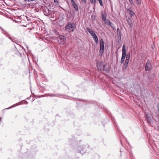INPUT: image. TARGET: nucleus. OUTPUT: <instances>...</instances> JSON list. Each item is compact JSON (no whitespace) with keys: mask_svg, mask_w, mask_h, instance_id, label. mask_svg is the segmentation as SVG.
<instances>
[{"mask_svg":"<svg viewBox=\"0 0 159 159\" xmlns=\"http://www.w3.org/2000/svg\"><path fill=\"white\" fill-rule=\"evenodd\" d=\"M145 117V120L147 121V123L150 124V126H153L152 125L155 122V120L148 114H146Z\"/></svg>","mask_w":159,"mask_h":159,"instance_id":"nucleus-3","label":"nucleus"},{"mask_svg":"<svg viewBox=\"0 0 159 159\" xmlns=\"http://www.w3.org/2000/svg\"><path fill=\"white\" fill-rule=\"evenodd\" d=\"M87 30L91 34V35L93 37L96 34L94 32V31L90 29L89 28L87 27L86 28Z\"/></svg>","mask_w":159,"mask_h":159,"instance_id":"nucleus-10","label":"nucleus"},{"mask_svg":"<svg viewBox=\"0 0 159 159\" xmlns=\"http://www.w3.org/2000/svg\"><path fill=\"white\" fill-rule=\"evenodd\" d=\"M6 36L8 38H9V36L8 35H7V32H6Z\"/></svg>","mask_w":159,"mask_h":159,"instance_id":"nucleus-44","label":"nucleus"},{"mask_svg":"<svg viewBox=\"0 0 159 159\" xmlns=\"http://www.w3.org/2000/svg\"><path fill=\"white\" fill-rule=\"evenodd\" d=\"M90 1L92 3H96V0H91Z\"/></svg>","mask_w":159,"mask_h":159,"instance_id":"nucleus-33","label":"nucleus"},{"mask_svg":"<svg viewBox=\"0 0 159 159\" xmlns=\"http://www.w3.org/2000/svg\"><path fill=\"white\" fill-rule=\"evenodd\" d=\"M129 13L131 16H134L135 15L134 12L132 10H131L128 12Z\"/></svg>","mask_w":159,"mask_h":159,"instance_id":"nucleus-22","label":"nucleus"},{"mask_svg":"<svg viewBox=\"0 0 159 159\" xmlns=\"http://www.w3.org/2000/svg\"><path fill=\"white\" fill-rule=\"evenodd\" d=\"M61 7V9H63L62 7Z\"/></svg>","mask_w":159,"mask_h":159,"instance_id":"nucleus-50","label":"nucleus"},{"mask_svg":"<svg viewBox=\"0 0 159 159\" xmlns=\"http://www.w3.org/2000/svg\"><path fill=\"white\" fill-rule=\"evenodd\" d=\"M122 55L126 56V51L125 49H122Z\"/></svg>","mask_w":159,"mask_h":159,"instance_id":"nucleus-20","label":"nucleus"},{"mask_svg":"<svg viewBox=\"0 0 159 159\" xmlns=\"http://www.w3.org/2000/svg\"><path fill=\"white\" fill-rule=\"evenodd\" d=\"M54 2L56 5H57L58 4L59 2L57 0H54Z\"/></svg>","mask_w":159,"mask_h":159,"instance_id":"nucleus-30","label":"nucleus"},{"mask_svg":"<svg viewBox=\"0 0 159 159\" xmlns=\"http://www.w3.org/2000/svg\"><path fill=\"white\" fill-rule=\"evenodd\" d=\"M79 152L80 153L83 154V153H85V149L84 148V146L83 145L79 147V148L78 149V152Z\"/></svg>","mask_w":159,"mask_h":159,"instance_id":"nucleus-9","label":"nucleus"},{"mask_svg":"<svg viewBox=\"0 0 159 159\" xmlns=\"http://www.w3.org/2000/svg\"><path fill=\"white\" fill-rule=\"evenodd\" d=\"M7 35H8L9 36V39H11L12 42H13L12 39L11 37L8 34H7Z\"/></svg>","mask_w":159,"mask_h":159,"instance_id":"nucleus-39","label":"nucleus"},{"mask_svg":"<svg viewBox=\"0 0 159 159\" xmlns=\"http://www.w3.org/2000/svg\"><path fill=\"white\" fill-rule=\"evenodd\" d=\"M73 6L74 7V8L75 10L76 11H78V10H79L78 7L76 4H75V5H73Z\"/></svg>","mask_w":159,"mask_h":159,"instance_id":"nucleus-19","label":"nucleus"},{"mask_svg":"<svg viewBox=\"0 0 159 159\" xmlns=\"http://www.w3.org/2000/svg\"><path fill=\"white\" fill-rule=\"evenodd\" d=\"M111 23V21H108V22L107 23V25L109 26Z\"/></svg>","mask_w":159,"mask_h":159,"instance_id":"nucleus-37","label":"nucleus"},{"mask_svg":"<svg viewBox=\"0 0 159 159\" xmlns=\"http://www.w3.org/2000/svg\"><path fill=\"white\" fill-rule=\"evenodd\" d=\"M117 35H118L119 38H121V34H120V32H117Z\"/></svg>","mask_w":159,"mask_h":159,"instance_id":"nucleus-34","label":"nucleus"},{"mask_svg":"<svg viewBox=\"0 0 159 159\" xmlns=\"http://www.w3.org/2000/svg\"><path fill=\"white\" fill-rule=\"evenodd\" d=\"M16 106V105H14V106H11V107H9L7 108H6V109H9L10 108H12L13 107H15Z\"/></svg>","mask_w":159,"mask_h":159,"instance_id":"nucleus-35","label":"nucleus"},{"mask_svg":"<svg viewBox=\"0 0 159 159\" xmlns=\"http://www.w3.org/2000/svg\"><path fill=\"white\" fill-rule=\"evenodd\" d=\"M76 25L75 23L69 22L66 25L65 30L69 32H73L76 29Z\"/></svg>","mask_w":159,"mask_h":159,"instance_id":"nucleus-2","label":"nucleus"},{"mask_svg":"<svg viewBox=\"0 0 159 159\" xmlns=\"http://www.w3.org/2000/svg\"><path fill=\"white\" fill-rule=\"evenodd\" d=\"M119 30V29L118 28H117V32H118V31Z\"/></svg>","mask_w":159,"mask_h":159,"instance_id":"nucleus-49","label":"nucleus"},{"mask_svg":"<svg viewBox=\"0 0 159 159\" xmlns=\"http://www.w3.org/2000/svg\"><path fill=\"white\" fill-rule=\"evenodd\" d=\"M129 63V62H128V61H125L124 64V66L123 67V69H126L127 68L128 66V65Z\"/></svg>","mask_w":159,"mask_h":159,"instance_id":"nucleus-14","label":"nucleus"},{"mask_svg":"<svg viewBox=\"0 0 159 159\" xmlns=\"http://www.w3.org/2000/svg\"><path fill=\"white\" fill-rule=\"evenodd\" d=\"M111 23V21H108V22L107 23V25L109 26Z\"/></svg>","mask_w":159,"mask_h":159,"instance_id":"nucleus-36","label":"nucleus"},{"mask_svg":"<svg viewBox=\"0 0 159 159\" xmlns=\"http://www.w3.org/2000/svg\"><path fill=\"white\" fill-rule=\"evenodd\" d=\"M58 42L61 44H63L66 42V38L63 35H60L58 38Z\"/></svg>","mask_w":159,"mask_h":159,"instance_id":"nucleus-6","label":"nucleus"},{"mask_svg":"<svg viewBox=\"0 0 159 159\" xmlns=\"http://www.w3.org/2000/svg\"><path fill=\"white\" fill-rule=\"evenodd\" d=\"M56 34H57L58 35H59V33L58 32H57V33H56Z\"/></svg>","mask_w":159,"mask_h":159,"instance_id":"nucleus-45","label":"nucleus"},{"mask_svg":"<svg viewBox=\"0 0 159 159\" xmlns=\"http://www.w3.org/2000/svg\"><path fill=\"white\" fill-rule=\"evenodd\" d=\"M155 77V75L154 73H151L149 76V78L151 79H153Z\"/></svg>","mask_w":159,"mask_h":159,"instance_id":"nucleus-15","label":"nucleus"},{"mask_svg":"<svg viewBox=\"0 0 159 159\" xmlns=\"http://www.w3.org/2000/svg\"><path fill=\"white\" fill-rule=\"evenodd\" d=\"M126 56H124V55H122V57L120 61V63L121 64L123 63V62H124V61L125 59V57Z\"/></svg>","mask_w":159,"mask_h":159,"instance_id":"nucleus-18","label":"nucleus"},{"mask_svg":"<svg viewBox=\"0 0 159 159\" xmlns=\"http://www.w3.org/2000/svg\"><path fill=\"white\" fill-rule=\"evenodd\" d=\"M110 20H107L106 19V20H105V21H104V23L106 24H107V23L108 22V21H109Z\"/></svg>","mask_w":159,"mask_h":159,"instance_id":"nucleus-32","label":"nucleus"},{"mask_svg":"<svg viewBox=\"0 0 159 159\" xmlns=\"http://www.w3.org/2000/svg\"><path fill=\"white\" fill-rule=\"evenodd\" d=\"M25 102L26 104H27V103H28V102L26 101H25Z\"/></svg>","mask_w":159,"mask_h":159,"instance_id":"nucleus-47","label":"nucleus"},{"mask_svg":"<svg viewBox=\"0 0 159 159\" xmlns=\"http://www.w3.org/2000/svg\"><path fill=\"white\" fill-rule=\"evenodd\" d=\"M100 45H104V42L103 39H101L100 40Z\"/></svg>","mask_w":159,"mask_h":159,"instance_id":"nucleus-26","label":"nucleus"},{"mask_svg":"<svg viewBox=\"0 0 159 159\" xmlns=\"http://www.w3.org/2000/svg\"><path fill=\"white\" fill-rule=\"evenodd\" d=\"M130 153V156H131V153H130V152H129Z\"/></svg>","mask_w":159,"mask_h":159,"instance_id":"nucleus-51","label":"nucleus"},{"mask_svg":"<svg viewBox=\"0 0 159 159\" xmlns=\"http://www.w3.org/2000/svg\"><path fill=\"white\" fill-rule=\"evenodd\" d=\"M126 9L127 10V11L128 12L129 11L132 10L131 8V7L129 6H127L126 7Z\"/></svg>","mask_w":159,"mask_h":159,"instance_id":"nucleus-24","label":"nucleus"},{"mask_svg":"<svg viewBox=\"0 0 159 159\" xmlns=\"http://www.w3.org/2000/svg\"><path fill=\"white\" fill-rule=\"evenodd\" d=\"M43 13H44V15L47 16L51 11L46 7H44V9H43Z\"/></svg>","mask_w":159,"mask_h":159,"instance_id":"nucleus-8","label":"nucleus"},{"mask_svg":"<svg viewBox=\"0 0 159 159\" xmlns=\"http://www.w3.org/2000/svg\"><path fill=\"white\" fill-rule=\"evenodd\" d=\"M136 3L138 5H140L141 4L142 0H135Z\"/></svg>","mask_w":159,"mask_h":159,"instance_id":"nucleus-21","label":"nucleus"},{"mask_svg":"<svg viewBox=\"0 0 159 159\" xmlns=\"http://www.w3.org/2000/svg\"><path fill=\"white\" fill-rule=\"evenodd\" d=\"M104 51V45H100L99 53L101 54H103Z\"/></svg>","mask_w":159,"mask_h":159,"instance_id":"nucleus-11","label":"nucleus"},{"mask_svg":"<svg viewBox=\"0 0 159 159\" xmlns=\"http://www.w3.org/2000/svg\"><path fill=\"white\" fill-rule=\"evenodd\" d=\"M101 15H102V20L104 21L105 20H106L107 19H106V16H107V14L105 13V14H104L103 13V12H102L101 13Z\"/></svg>","mask_w":159,"mask_h":159,"instance_id":"nucleus-12","label":"nucleus"},{"mask_svg":"<svg viewBox=\"0 0 159 159\" xmlns=\"http://www.w3.org/2000/svg\"><path fill=\"white\" fill-rule=\"evenodd\" d=\"M71 3L72 5V6L76 4L75 1L74 0H71Z\"/></svg>","mask_w":159,"mask_h":159,"instance_id":"nucleus-29","label":"nucleus"},{"mask_svg":"<svg viewBox=\"0 0 159 159\" xmlns=\"http://www.w3.org/2000/svg\"><path fill=\"white\" fill-rule=\"evenodd\" d=\"M91 18L92 21H94L96 19L95 16L92 15L91 16Z\"/></svg>","mask_w":159,"mask_h":159,"instance_id":"nucleus-23","label":"nucleus"},{"mask_svg":"<svg viewBox=\"0 0 159 159\" xmlns=\"http://www.w3.org/2000/svg\"><path fill=\"white\" fill-rule=\"evenodd\" d=\"M130 54L129 53L127 54V56H126L125 60V61L129 62V59H130Z\"/></svg>","mask_w":159,"mask_h":159,"instance_id":"nucleus-16","label":"nucleus"},{"mask_svg":"<svg viewBox=\"0 0 159 159\" xmlns=\"http://www.w3.org/2000/svg\"><path fill=\"white\" fill-rule=\"evenodd\" d=\"M152 69V67L150 61L149 59H148L145 65V70L146 71H150Z\"/></svg>","mask_w":159,"mask_h":159,"instance_id":"nucleus-5","label":"nucleus"},{"mask_svg":"<svg viewBox=\"0 0 159 159\" xmlns=\"http://www.w3.org/2000/svg\"><path fill=\"white\" fill-rule=\"evenodd\" d=\"M126 49L125 47V44H124L123 46H122V49Z\"/></svg>","mask_w":159,"mask_h":159,"instance_id":"nucleus-40","label":"nucleus"},{"mask_svg":"<svg viewBox=\"0 0 159 159\" xmlns=\"http://www.w3.org/2000/svg\"><path fill=\"white\" fill-rule=\"evenodd\" d=\"M47 96H50V97H53V96L58 97V96L59 95L58 94H50V93H48V94H47Z\"/></svg>","mask_w":159,"mask_h":159,"instance_id":"nucleus-17","label":"nucleus"},{"mask_svg":"<svg viewBox=\"0 0 159 159\" xmlns=\"http://www.w3.org/2000/svg\"><path fill=\"white\" fill-rule=\"evenodd\" d=\"M93 39L94 40L96 44H98V38L97 36L96 35H95L93 37Z\"/></svg>","mask_w":159,"mask_h":159,"instance_id":"nucleus-13","label":"nucleus"},{"mask_svg":"<svg viewBox=\"0 0 159 159\" xmlns=\"http://www.w3.org/2000/svg\"><path fill=\"white\" fill-rule=\"evenodd\" d=\"M56 12L50 11L47 16L49 18V19L52 21H55L56 19Z\"/></svg>","mask_w":159,"mask_h":159,"instance_id":"nucleus-4","label":"nucleus"},{"mask_svg":"<svg viewBox=\"0 0 159 159\" xmlns=\"http://www.w3.org/2000/svg\"><path fill=\"white\" fill-rule=\"evenodd\" d=\"M0 28L1 29H2V28L1 27H0Z\"/></svg>","mask_w":159,"mask_h":159,"instance_id":"nucleus-52","label":"nucleus"},{"mask_svg":"<svg viewBox=\"0 0 159 159\" xmlns=\"http://www.w3.org/2000/svg\"><path fill=\"white\" fill-rule=\"evenodd\" d=\"M71 3L72 5V6L76 4L75 1L74 0H71Z\"/></svg>","mask_w":159,"mask_h":159,"instance_id":"nucleus-28","label":"nucleus"},{"mask_svg":"<svg viewBox=\"0 0 159 159\" xmlns=\"http://www.w3.org/2000/svg\"><path fill=\"white\" fill-rule=\"evenodd\" d=\"M130 4L132 5L133 6L134 5V3L133 2V1L132 0H130L129 1Z\"/></svg>","mask_w":159,"mask_h":159,"instance_id":"nucleus-31","label":"nucleus"},{"mask_svg":"<svg viewBox=\"0 0 159 159\" xmlns=\"http://www.w3.org/2000/svg\"><path fill=\"white\" fill-rule=\"evenodd\" d=\"M82 2H84V3H86V0H82Z\"/></svg>","mask_w":159,"mask_h":159,"instance_id":"nucleus-41","label":"nucleus"},{"mask_svg":"<svg viewBox=\"0 0 159 159\" xmlns=\"http://www.w3.org/2000/svg\"><path fill=\"white\" fill-rule=\"evenodd\" d=\"M98 0L100 4V5L101 6H103V3H102V0Z\"/></svg>","mask_w":159,"mask_h":159,"instance_id":"nucleus-27","label":"nucleus"},{"mask_svg":"<svg viewBox=\"0 0 159 159\" xmlns=\"http://www.w3.org/2000/svg\"><path fill=\"white\" fill-rule=\"evenodd\" d=\"M34 0H26L25 1L26 2H30L31 1H34Z\"/></svg>","mask_w":159,"mask_h":159,"instance_id":"nucleus-42","label":"nucleus"},{"mask_svg":"<svg viewBox=\"0 0 159 159\" xmlns=\"http://www.w3.org/2000/svg\"><path fill=\"white\" fill-rule=\"evenodd\" d=\"M25 102L26 104H27V103H28V102L26 101H25Z\"/></svg>","mask_w":159,"mask_h":159,"instance_id":"nucleus-48","label":"nucleus"},{"mask_svg":"<svg viewBox=\"0 0 159 159\" xmlns=\"http://www.w3.org/2000/svg\"><path fill=\"white\" fill-rule=\"evenodd\" d=\"M132 18L129 17L127 19V21L128 24L129 26L131 27L133 26V21Z\"/></svg>","mask_w":159,"mask_h":159,"instance_id":"nucleus-7","label":"nucleus"},{"mask_svg":"<svg viewBox=\"0 0 159 159\" xmlns=\"http://www.w3.org/2000/svg\"><path fill=\"white\" fill-rule=\"evenodd\" d=\"M7 35H8L9 36V39H11L12 42H13L12 39L11 37L8 34H7Z\"/></svg>","mask_w":159,"mask_h":159,"instance_id":"nucleus-38","label":"nucleus"},{"mask_svg":"<svg viewBox=\"0 0 159 159\" xmlns=\"http://www.w3.org/2000/svg\"><path fill=\"white\" fill-rule=\"evenodd\" d=\"M157 130L158 131H159V126L157 128Z\"/></svg>","mask_w":159,"mask_h":159,"instance_id":"nucleus-46","label":"nucleus"},{"mask_svg":"<svg viewBox=\"0 0 159 159\" xmlns=\"http://www.w3.org/2000/svg\"><path fill=\"white\" fill-rule=\"evenodd\" d=\"M109 26L111 27L112 29H116V28L115 27L114 24H113L112 22L111 23Z\"/></svg>","mask_w":159,"mask_h":159,"instance_id":"nucleus-25","label":"nucleus"},{"mask_svg":"<svg viewBox=\"0 0 159 159\" xmlns=\"http://www.w3.org/2000/svg\"><path fill=\"white\" fill-rule=\"evenodd\" d=\"M106 64L103 61L97 60L96 63L97 67L98 70H103L108 73L110 72V69L106 67Z\"/></svg>","mask_w":159,"mask_h":159,"instance_id":"nucleus-1","label":"nucleus"},{"mask_svg":"<svg viewBox=\"0 0 159 159\" xmlns=\"http://www.w3.org/2000/svg\"><path fill=\"white\" fill-rule=\"evenodd\" d=\"M113 121L114 124L117 126V125H116V123H115V121L113 119Z\"/></svg>","mask_w":159,"mask_h":159,"instance_id":"nucleus-43","label":"nucleus"}]
</instances>
